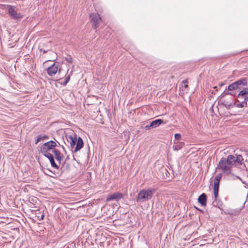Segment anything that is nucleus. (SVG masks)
<instances>
[{
	"label": "nucleus",
	"instance_id": "nucleus-26",
	"mask_svg": "<svg viewBox=\"0 0 248 248\" xmlns=\"http://www.w3.org/2000/svg\"><path fill=\"white\" fill-rule=\"evenodd\" d=\"M70 79V76L68 75L65 79V81H66V83H68Z\"/></svg>",
	"mask_w": 248,
	"mask_h": 248
},
{
	"label": "nucleus",
	"instance_id": "nucleus-31",
	"mask_svg": "<svg viewBox=\"0 0 248 248\" xmlns=\"http://www.w3.org/2000/svg\"><path fill=\"white\" fill-rule=\"evenodd\" d=\"M43 217H44V215H43V216H42V219H43Z\"/></svg>",
	"mask_w": 248,
	"mask_h": 248
},
{
	"label": "nucleus",
	"instance_id": "nucleus-28",
	"mask_svg": "<svg viewBox=\"0 0 248 248\" xmlns=\"http://www.w3.org/2000/svg\"><path fill=\"white\" fill-rule=\"evenodd\" d=\"M67 84V83H66V81H64V82L63 83H62V85H63V86L66 85Z\"/></svg>",
	"mask_w": 248,
	"mask_h": 248
},
{
	"label": "nucleus",
	"instance_id": "nucleus-1",
	"mask_svg": "<svg viewBox=\"0 0 248 248\" xmlns=\"http://www.w3.org/2000/svg\"><path fill=\"white\" fill-rule=\"evenodd\" d=\"M234 164V156L229 155L227 158H222L219 161L217 169L220 170L224 173L230 174L231 169Z\"/></svg>",
	"mask_w": 248,
	"mask_h": 248
},
{
	"label": "nucleus",
	"instance_id": "nucleus-16",
	"mask_svg": "<svg viewBox=\"0 0 248 248\" xmlns=\"http://www.w3.org/2000/svg\"><path fill=\"white\" fill-rule=\"evenodd\" d=\"M83 145V141L80 137H78L77 140L76 146L75 147L74 152H76L81 149Z\"/></svg>",
	"mask_w": 248,
	"mask_h": 248
},
{
	"label": "nucleus",
	"instance_id": "nucleus-12",
	"mask_svg": "<svg viewBox=\"0 0 248 248\" xmlns=\"http://www.w3.org/2000/svg\"><path fill=\"white\" fill-rule=\"evenodd\" d=\"M162 123V120L161 119H156L152 122L150 124L146 125L145 128L146 130L150 129L152 128H156L158 127Z\"/></svg>",
	"mask_w": 248,
	"mask_h": 248
},
{
	"label": "nucleus",
	"instance_id": "nucleus-14",
	"mask_svg": "<svg viewBox=\"0 0 248 248\" xmlns=\"http://www.w3.org/2000/svg\"><path fill=\"white\" fill-rule=\"evenodd\" d=\"M68 141L69 142L72 148H74L76 146L78 139L76 135H70L67 138Z\"/></svg>",
	"mask_w": 248,
	"mask_h": 248
},
{
	"label": "nucleus",
	"instance_id": "nucleus-22",
	"mask_svg": "<svg viewBox=\"0 0 248 248\" xmlns=\"http://www.w3.org/2000/svg\"><path fill=\"white\" fill-rule=\"evenodd\" d=\"M218 189H219V186H217V185H214V196H215V198L216 199H217V198L218 196Z\"/></svg>",
	"mask_w": 248,
	"mask_h": 248
},
{
	"label": "nucleus",
	"instance_id": "nucleus-6",
	"mask_svg": "<svg viewBox=\"0 0 248 248\" xmlns=\"http://www.w3.org/2000/svg\"><path fill=\"white\" fill-rule=\"evenodd\" d=\"M90 17L93 27L94 29H96L102 20L100 15L97 13H92L90 14Z\"/></svg>",
	"mask_w": 248,
	"mask_h": 248
},
{
	"label": "nucleus",
	"instance_id": "nucleus-27",
	"mask_svg": "<svg viewBox=\"0 0 248 248\" xmlns=\"http://www.w3.org/2000/svg\"><path fill=\"white\" fill-rule=\"evenodd\" d=\"M40 51H42L43 52V53H46L47 51L44 50V49H40Z\"/></svg>",
	"mask_w": 248,
	"mask_h": 248
},
{
	"label": "nucleus",
	"instance_id": "nucleus-2",
	"mask_svg": "<svg viewBox=\"0 0 248 248\" xmlns=\"http://www.w3.org/2000/svg\"><path fill=\"white\" fill-rule=\"evenodd\" d=\"M247 86V81L245 78H242L231 83L226 89L231 95L236 96L242 88Z\"/></svg>",
	"mask_w": 248,
	"mask_h": 248
},
{
	"label": "nucleus",
	"instance_id": "nucleus-30",
	"mask_svg": "<svg viewBox=\"0 0 248 248\" xmlns=\"http://www.w3.org/2000/svg\"><path fill=\"white\" fill-rule=\"evenodd\" d=\"M223 83H221V84H220V86H223Z\"/></svg>",
	"mask_w": 248,
	"mask_h": 248
},
{
	"label": "nucleus",
	"instance_id": "nucleus-8",
	"mask_svg": "<svg viewBox=\"0 0 248 248\" xmlns=\"http://www.w3.org/2000/svg\"><path fill=\"white\" fill-rule=\"evenodd\" d=\"M123 194L121 192H115L112 194L108 195L106 202H109L111 201H118L123 197Z\"/></svg>",
	"mask_w": 248,
	"mask_h": 248
},
{
	"label": "nucleus",
	"instance_id": "nucleus-20",
	"mask_svg": "<svg viewBox=\"0 0 248 248\" xmlns=\"http://www.w3.org/2000/svg\"><path fill=\"white\" fill-rule=\"evenodd\" d=\"M48 139V137L47 136H46V135H38L37 137V139L36 140L35 144H37L39 141H41L42 140H46V139Z\"/></svg>",
	"mask_w": 248,
	"mask_h": 248
},
{
	"label": "nucleus",
	"instance_id": "nucleus-9",
	"mask_svg": "<svg viewBox=\"0 0 248 248\" xmlns=\"http://www.w3.org/2000/svg\"><path fill=\"white\" fill-rule=\"evenodd\" d=\"M8 13L13 19H18L21 17L20 14L17 13L13 6L10 5L8 10Z\"/></svg>",
	"mask_w": 248,
	"mask_h": 248
},
{
	"label": "nucleus",
	"instance_id": "nucleus-10",
	"mask_svg": "<svg viewBox=\"0 0 248 248\" xmlns=\"http://www.w3.org/2000/svg\"><path fill=\"white\" fill-rule=\"evenodd\" d=\"M53 153L54 154L55 158L58 161L59 165L62 164L63 165L65 162H63V155L61 154L60 151L58 149H54Z\"/></svg>",
	"mask_w": 248,
	"mask_h": 248
},
{
	"label": "nucleus",
	"instance_id": "nucleus-13",
	"mask_svg": "<svg viewBox=\"0 0 248 248\" xmlns=\"http://www.w3.org/2000/svg\"><path fill=\"white\" fill-rule=\"evenodd\" d=\"M43 154L45 157H47L49 159L52 167L57 169L59 168V166L55 163L54 156L51 153H46Z\"/></svg>",
	"mask_w": 248,
	"mask_h": 248
},
{
	"label": "nucleus",
	"instance_id": "nucleus-18",
	"mask_svg": "<svg viewBox=\"0 0 248 248\" xmlns=\"http://www.w3.org/2000/svg\"><path fill=\"white\" fill-rule=\"evenodd\" d=\"M241 210H242V208L235 209L234 210H231L229 211L228 214L230 215L236 216L240 214Z\"/></svg>",
	"mask_w": 248,
	"mask_h": 248
},
{
	"label": "nucleus",
	"instance_id": "nucleus-4",
	"mask_svg": "<svg viewBox=\"0 0 248 248\" xmlns=\"http://www.w3.org/2000/svg\"><path fill=\"white\" fill-rule=\"evenodd\" d=\"M230 94L229 93L228 91H226V89H225L224 92L221 94L220 98L218 101L219 104L222 105L228 109H230L233 105V98L232 97H228V96Z\"/></svg>",
	"mask_w": 248,
	"mask_h": 248
},
{
	"label": "nucleus",
	"instance_id": "nucleus-25",
	"mask_svg": "<svg viewBox=\"0 0 248 248\" xmlns=\"http://www.w3.org/2000/svg\"><path fill=\"white\" fill-rule=\"evenodd\" d=\"M174 137H175V139L177 140L180 139V138L181 137V135L178 133L175 134Z\"/></svg>",
	"mask_w": 248,
	"mask_h": 248
},
{
	"label": "nucleus",
	"instance_id": "nucleus-19",
	"mask_svg": "<svg viewBox=\"0 0 248 248\" xmlns=\"http://www.w3.org/2000/svg\"><path fill=\"white\" fill-rule=\"evenodd\" d=\"M238 103L236 104V106L237 108H242L243 107H246L248 106V101L244 100L240 101V100H238Z\"/></svg>",
	"mask_w": 248,
	"mask_h": 248
},
{
	"label": "nucleus",
	"instance_id": "nucleus-17",
	"mask_svg": "<svg viewBox=\"0 0 248 248\" xmlns=\"http://www.w3.org/2000/svg\"><path fill=\"white\" fill-rule=\"evenodd\" d=\"M185 143L183 142L177 141L174 142V145L173 146L174 150L178 151L181 149L184 146Z\"/></svg>",
	"mask_w": 248,
	"mask_h": 248
},
{
	"label": "nucleus",
	"instance_id": "nucleus-3",
	"mask_svg": "<svg viewBox=\"0 0 248 248\" xmlns=\"http://www.w3.org/2000/svg\"><path fill=\"white\" fill-rule=\"evenodd\" d=\"M155 192L154 189H143L140 191L136 198L138 203H143L151 200Z\"/></svg>",
	"mask_w": 248,
	"mask_h": 248
},
{
	"label": "nucleus",
	"instance_id": "nucleus-11",
	"mask_svg": "<svg viewBox=\"0 0 248 248\" xmlns=\"http://www.w3.org/2000/svg\"><path fill=\"white\" fill-rule=\"evenodd\" d=\"M58 68V65L55 63H53L47 68V73L49 76L53 77L57 73Z\"/></svg>",
	"mask_w": 248,
	"mask_h": 248
},
{
	"label": "nucleus",
	"instance_id": "nucleus-29",
	"mask_svg": "<svg viewBox=\"0 0 248 248\" xmlns=\"http://www.w3.org/2000/svg\"><path fill=\"white\" fill-rule=\"evenodd\" d=\"M183 82L184 83H187V80H184Z\"/></svg>",
	"mask_w": 248,
	"mask_h": 248
},
{
	"label": "nucleus",
	"instance_id": "nucleus-15",
	"mask_svg": "<svg viewBox=\"0 0 248 248\" xmlns=\"http://www.w3.org/2000/svg\"><path fill=\"white\" fill-rule=\"evenodd\" d=\"M198 202L202 206H205L206 204L207 196L205 193H202L198 198Z\"/></svg>",
	"mask_w": 248,
	"mask_h": 248
},
{
	"label": "nucleus",
	"instance_id": "nucleus-21",
	"mask_svg": "<svg viewBox=\"0 0 248 248\" xmlns=\"http://www.w3.org/2000/svg\"><path fill=\"white\" fill-rule=\"evenodd\" d=\"M222 177V174L221 173H218L215 178L214 180V185H217L219 186V181Z\"/></svg>",
	"mask_w": 248,
	"mask_h": 248
},
{
	"label": "nucleus",
	"instance_id": "nucleus-24",
	"mask_svg": "<svg viewBox=\"0 0 248 248\" xmlns=\"http://www.w3.org/2000/svg\"><path fill=\"white\" fill-rule=\"evenodd\" d=\"M65 60L69 63H72L73 62V59L70 56H68L67 57H66Z\"/></svg>",
	"mask_w": 248,
	"mask_h": 248
},
{
	"label": "nucleus",
	"instance_id": "nucleus-23",
	"mask_svg": "<svg viewBox=\"0 0 248 248\" xmlns=\"http://www.w3.org/2000/svg\"><path fill=\"white\" fill-rule=\"evenodd\" d=\"M243 160V158L241 155H238L237 156L236 158L234 157V163L235 162H237L240 164H242V162Z\"/></svg>",
	"mask_w": 248,
	"mask_h": 248
},
{
	"label": "nucleus",
	"instance_id": "nucleus-7",
	"mask_svg": "<svg viewBox=\"0 0 248 248\" xmlns=\"http://www.w3.org/2000/svg\"><path fill=\"white\" fill-rule=\"evenodd\" d=\"M236 97L239 100L244 99L248 101V87H244L237 93Z\"/></svg>",
	"mask_w": 248,
	"mask_h": 248
},
{
	"label": "nucleus",
	"instance_id": "nucleus-5",
	"mask_svg": "<svg viewBox=\"0 0 248 248\" xmlns=\"http://www.w3.org/2000/svg\"><path fill=\"white\" fill-rule=\"evenodd\" d=\"M57 143L60 145L58 141L56 142L53 140H50L46 142L41 147L40 152L42 154L48 153V151L50 150H53V151L54 149H56L55 147L57 146Z\"/></svg>",
	"mask_w": 248,
	"mask_h": 248
}]
</instances>
